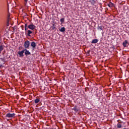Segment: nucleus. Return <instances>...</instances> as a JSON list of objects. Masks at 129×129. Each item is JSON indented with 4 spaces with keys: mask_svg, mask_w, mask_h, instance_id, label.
Wrapping results in <instances>:
<instances>
[{
    "mask_svg": "<svg viewBox=\"0 0 129 129\" xmlns=\"http://www.w3.org/2000/svg\"><path fill=\"white\" fill-rule=\"evenodd\" d=\"M6 117H8V118H12L13 117H15L16 116V114L15 113H8L6 115Z\"/></svg>",
    "mask_w": 129,
    "mask_h": 129,
    "instance_id": "nucleus-1",
    "label": "nucleus"
},
{
    "mask_svg": "<svg viewBox=\"0 0 129 129\" xmlns=\"http://www.w3.org/2000/svg\"><path fill=\"white\" fill-rule=\"evenodd\" d=\"M30 47V41L26 40L24 42V47L25 49H28Z\"/></svg>",
    "mask_w": 129,
    "mask_h": 129,
    "instance_id": "nucleus-2",
    "label": "nucleus"
},
{
    "mask_svg": "<svg viewBox=\"0 0 129 129\" xmlns=\"http://www.w3.org/2000/svg\"><path fill=\"white\" fill-rule=\"evenodd\" d=\"M28 29H30V30H32V31H33V30H35L36 29V26L34 25L33 24H31L30 25L28 26Z\"/></svg>",
    "mask_w": 129,
    "mask_h": 129,
    "instance_id": "nucleus-3",
    "label": "nucleus"
},
{
    "mask_svg": "<svg viewBox=\"0 0 129 129\" xmlns=\"http://www.w3.org/2000/svg\"><path fill=\"white\" fill-rule=\"evenodd\" d=\"M24 49L22 51H19L18 52V55H19V57H24Z\"/></svg>",
    "mask_w": 129,
    "mask_h": 129,
    "instance_id": "nucleus-4",
    "label": "nucleus"
},
{
    "mask_svg": "<svg viewBox=\"0 0 129 129\" xmlns=\"http://www.w3.org/2000/svg\"><path fill=\"white\" fill-rule=\"evenodd\" d=\"M26 33H27V36H28V37H32L31 35V34H33V32L31 30H28Z\"/></svg>",
    "mask_w": 129,
    "mask_h": 129,
    "instance_id": "nucleus-5",
    "label": "nucleus"
},
{
    "mask_svg": "<svg viewBox=\"0 0 129 129\" xmlns=\"http://www.w3.org/2000/svg\"><path fill=\"white\" fill-rule=\"evenodd\" d=\"M36 42L32 41L31 43V46L32 47V48H33V50H34V49H35V48H36Z\"/></svg>",
    "mask_w": 129,
    "mask_h": 129,
    "instance_id": "nucleus-6",
    "label": "nucleus"
},
{
    "mask_svg": "<svg viewBox=\"0 0 129 129\" xmlns=\"http://www.w3.org/2000/svg\"><path fill=\"white\" fill-rule=\"evenodd\" d=\"M24 53L25 54V55L26 56H28V55H31V52L30 51H29V50H27V49H24Z\"/></svg>",
    "mask_w": 129,
    "mask_h": 129,
    "instance_id": "nucleus-7",
    "label": "nucleus"
},
{
    "mask_svg": "<svg viewBox=\"0 0 129 129\" xmlns=\"http://www.w3.org/2000/svg\"><path fill=\"white\" fill-rule=\"evenodd\" d=\"M73 110L75 111V112H78L79 111V108L77 106H75L73 108Z\"/></svg>",
    "mask_w": 129,
    "mask_h": 129,
    "instance_id": "nucleus-8",
    "label": "nucleus"
},
{
    "mask_svg": "<svg viewBox=\"0 0 129 129\" xmlns=\"http://www.w3.org/2000/svg\"><path fill=\"white\" fill-rule=\"evenodd\" d=\"M51 28L52 30H53V31H56V30H57V28H56V24L52 23Z\"/></svg>",
    "mask_w": 129,
    "mask_h": 129,
    "instance_id": "nucleus-9",
    "label": "nucleus"
},
{
    "mask_svg": "<svg viewBox=\"0 0 129 129\" xmlns=\"http://www.w3.org/2000/svg\"><path fill=\"white\" fill-rule=\"evenodd\" d=\"M127 44H128V42H127V40H125L122 43L123 47H127Z\"/></svg>",
    "mask_w": 129,
    "mask_h": 129,
    "instance_id": "nucleus-10",
    "label": "nucleus"
},
{
    "mask_svg": "<svg viewBox=\"0 0 129 129\" xmlns=\"http://www.w3.org/2000/svg\"><path fill=\"white\" fill-rule=\"evenodd\" d=\"M97 42H98V39H93L92 42H91V43L92 44H96V43H97Z\"/></svg>",
    "mask_w": 129,
    "mask_h": 129,
    "instance_id": "nucleus-11",
    "label": "nucleus"
},
{
    "mask_svg": "<svg viewBox=\"0 0 129 129\" xmlns=\"http://www.w3.org/2000/svg\"><path fill=\"white\" fill-rule=\"evenodd\" d=\"M98 31H102L103 30V27L102 26H98L97 27Z\"/></svg>",
    "mask_w": 129,
    "mask_h": 129,
    "instance_id": "nucleus-12",
    "label": "nucleus"
},
{
    "mask_svg": "<svg viewBox=\"0 0 129 129\" xmlns=\"http://www.w3.org/2000/svg\"><path fill=\"white\" fill-rule=\"evenodd\" d=\"M34 102L35 103L37 104V103H39V102H40V99H36L35 100H34Z\"/></svg>",
    "mask_w": 129,
    "mask_h": 129,
    "instance_id": "nucleus-13",
    "label": "nucleus"
},
{
    "mask_svg": "<svg viewBox=\"0 0 129 129\" xmlns=\"http://www.w3.org/2000/svg\"><path fill=\"white\" fill-rule=\"evenodd\" d=\"M60 32H65V27H61L60 29H59Z\"/></svg>",
    "mask_w": 129,
    "mask_h": 129,
    "instance_id": "nucleus-14",
    "label": "nucleus"
},
{
    "mask_svg": "<svg viewBox=\"0 0 129 129\" xmlns=\"http://www.w3.org/2000/svg\"><path fill=\"white\" fill-rule=\"evenodd\" d=\"M121 126H122L121 124H120V123H118L117 124V127L118 128H121Z\"/></svg>",
    "mask_w": 129,
    "mask_h": 129,
    "instance_id": "nucleus-15",
    "label": "nucleus"
},
{
    "mask_svg": "<svg viewBox=\"0 0 129 129\" xmlns=\"http://www.w3.org/2000/svg\"><path fill=\"white\" fill-rule=\"evenodd\" d=\"M108 6L109 7V8H112L114 5L113 3H110L108 5Z\"/></svg>",
    "mask_w": 129,
    "mask_h": 129,
    "instance_id": "nucleus-16",
    "label": "nucleus"
},
{
    "mask_svg": "<svg viewBox=\"0 0 129 129\" xmlns=\"http://www.w3.org/2000/svg\"><path fill=\"white\" fill-rule=\"evenodd\" d=\"M4 50V46L3 45L0 46V54L2 53V51Z\"/></svg>",
    "mask_w": 129,
    "mask_h": 129,
    "instance_id": "nucleus-17",
    "label": "nucleus"
},
{
    "mask_svg": "<svg viewBox=\"0 0 129 129\" xmlns=\"http://www.w3.org/2000/svg\"><path fill=\"white\" fill-rule=\"evenodd\" d=\"M60 21L61 23V24H63V23H64V18L60 19Z\"/></svg>",
    "mask_w": 129,
    "mask_h": 129,
    "instance_id": "nucleus-18",
    "label": "nucleus"
},
{
    "mask_svg": "<svg viewBox=\"0 0 129 129\" xmlns=\"http://www.w3.org/2000/svg\"><path fill=\"white\" fill-rule=\"evenodd\" d=\"M90 3L92 5H94V4H95V0H92V1L90 2Z\"/></svg>",
    "mask_w": 129,
    "mask_h": 129,
    "instance_id": "nucleus-19",
    "label": "nucleus"
},
{
    "mask_svg": "<svg viewBox=\"0 0 129 129\" xmlns=\"http://www.w3.org/2000/svg\"><path fill=\"white\" fill-rule=\"evenodd\" d=\"M24 5L26 6V5L28 4V2L29 1V0H24Z\"/></svg>",
    "mask_w": 129,
    "mask_h": 129,
    "instance_id": "nucleus-20",
    "label": "nucleus"
},
{
    "mask_svg": "<svg viewBox=\"0 0 129 129\" xmlns=\"http://www.w3.org/2000/svg\"><path fill=\"white\" fill-rule=\"evenodd\" d=\"M28 29H29V28H28V27H25V33H27V30H28Z\"/></svg>",
    "mask_w": 129,
    "mask_h": 129,
    "instance_id": "nucleus-21",
    "label": "nucleus"
},
{
    "mask_svg": "<svg viewBox=\"0 0 129 129\" xmlns=\"http://www.w3.org/2000/svg\"><path fill=\"white\" fill-rule=\"evenodd\" d=\"M28 27V24H25V28H26V27Z\"/></svg>",
    "mask_w": 129,
    "mask_h": 129,
    "instance_id": "nucleus-22",
    "label": "nucleus"
},
{
    "mask_svg": "<svg viewBox=\"0 0 129 129\" xmlns=\"http://www.w3.org/2000/svg\"><path fill=\"white\" fill-rule=\"evenodd\" d=\"M47 129H53V128H47Z\"/></svg>",
    "mask_w": 129,
    "mask_h": 129,
    "instance_id": "nucleus-23",
    "label": "nucleus"
},
{
    "mask_svg": "<svg viewBox=\"0 0 129 129\" xmlns=\"http://www.w3.org/2000/svg\"><path fill=\"white\" fill-rule=\"evenodd\" d=\"M9 19H10V18H8V21L9 22Z\"/></svg>",
    "mask_w": 129,
    "mask_h": 129,
    "instance_id": "nucleus-24",
    "label": "nucleus"
},
{
    "mask_svg": "<svg viewBox=\"0 0 129 129\" xmlns=\"http://www.w3.org/2000/svg\"><path fill=\"white\" fill-rule=\"evenodd\" d=\"M22 30H24V29H23V28H22Z\"/></svg>",
    "mask_w": 129,
    "mask_h": 129,
    "instance_id": "nucleus-25",
    "label": "nucleus"
}]
</instances>
